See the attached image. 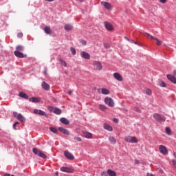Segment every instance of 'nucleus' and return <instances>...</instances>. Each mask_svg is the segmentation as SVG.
I'll return each instance as SVG.
<instances>
[{"instance_id":"f257e3e1","label":"nucleus","mask_w":176,"mask_h":176,"mask_svg":"<svg viewBox=\"0 0 176 176\" xmlns=\"http://www.w3.org/2000/svg\"><path fill=\"white\" fill-rule=\"evenodd\" d=\"M153 118L159 123H162V122H166V117H164V116L163 115L155 113L153 114Z\"/></svg>"},{"instance_id":"f03ea898","label":"nucleus","mask_w":176,"mask_h":176,"mask_svg":"<svg viewBox=\"0 0 176 176\" xmlns=\"http://www.w3.org/2000/svg\"><path fill=\"white\" fill-rule=\"evenodd\" d=\"M32 152L34 153V155H36V156H39V157H42V159H46L47 156H46L45 154H44L41 151L38 150L36 148H32Z\"/></svg>"},{"instance_id":"7ed1b4c3","label":"nucleus","mask_w":176,"mask_h":176,"mask_svg":"<svg viewBox=\"0 0 176 176\" xmlns=\"http://www.w3.org/2000/svg\"><path fill=\"white\" fill-rule=\"evenodd\" d=\"M104 102L111 108H113L115 107V102H113V99L109 97H107L104 98Z\"/></svg>"},{"instance_id":"20e7f679","label":"nucleus","mask_w":176,"mask_h":176,"mask_svg":"<svg viewBox=\"0 0 176 176\" xmlns=\"http://www.w3.org/2000/svg\"><path fill=\"white\" fill-rule=\"evenodd\" d=\"M50 112H53L55 115H61L62 111L60 109L57 107H50Z\"/></svg>"},{"instance_id":"39448f33","label":"nucleus","mask_w":176,"mask_h":176,"mask_svg":"<svg viewBox=\"0 0 176 176\" xmlns=\"http://www.w3.org/2000/svg\"><path fill=\"white\" fill-rule=\"evenodd\" d=\"M125 141L126 142H131V144H137V142H138V139L135 137L128 136L125 138Z\"/></svg>"},{"instance_id":"423d86ee","label":"nucleus","mask_w":176,"mask_h":176,"mask_svg":"<svg viewBox=\"0 0 176 176\" xmlns=\"http://www.w3.org/2000/svg\"><path fill=\"white\" fill-rule=\"evenodd\" d=\"M34 113L35 115H39L40 116H45V118H47V114L46 113V112L43 111V110L35 109L34 110Z\"/></svg>"},{"instance_id":"0eeeda50","label":"nucleus","mask_w":176,"mask_h":176,"mask_svg":"<svg viewBox=\"0 0 176 176\" xmlns=\"http://www.w3.org/2000/svg\"><path fill=\"white\" fill-rule=\"evenodd\" d=\"M93 65L94 67V69L97 71H101V69H102V65H101V63L98 61H94L93 63Z\"/></svg>"},{"instance_id":"6e6552de","label":"nucleus","mask_w":176,"mask_h":176,"mask_svg":"<svg viewBox=\"0 0 176 176\" xmlns=\"http://www.w3.org/2000/svg\"><path fill=\"white\" fill-rule=\"evenodd\" d=\"M14 54L19 58H27V54H24L23 52H20L19 51H14Z\"/></svg>"},{"instance_id":"1a4fd4ad","label":"nucleus","mask_w":176,"mask_h":176,"mask_svg":"<svg viewBox=\"0 0 176 176\" xmlns=\"http://www.w3.org/2000/svg\"><path fill=\"white\" fill-rule=\"evenodd\" d=\"M159 151L162 155H167V153H168V150H167V148L164 145H160L159 146Z\"/></svg>"},{"instance_id":"9d476101","label":"nucleus","mask_w":176,"mask_h":176,"mask_svg":"<svg viewBox=\"0 0 176 176\" xmlns=\"http://www.w3.org/2000/svg\"><path fill=\"white\" fill-rule=\"evenodd\" d=\"M64 155L69 160H74L75 157L69 151H64Z\"/></svg>"},{"instance_id":"9b49d317","label":"nucleus","mask_w":176,"mask_h":176,"mask_svg":"<svg viewBox=\"0 0 176 176\" xmlns=\"http://www.w3.org/2000/svg\"><path fill=\"white\" fill-rule=\"evenodd\" d=\"M104 28L107 31H113V25L111 24V23L108 21H104Z\"/></svg>"},{"instance_id":"f8f14e48","label":"nucleus","mask_w":176,"mask_h":176,"mask_svg":"<svg viewBox=\"0 0 176 176\" xmlns=\"http://www.w3.org/2000/svg\"><path fill=\"white\" fill-rule=\"evenodd\" d=\"M166 78L167 79H168V80H170V82H171L174 85H176V78L175 76H174V75L167 74Z\"/></svg>"},{"instance_id":"ddd939ff","label":"nucleus","mask_w":176,"mask_h":176,"mask_svg":"<svg viewBox=\"0 0 176 176\" xmlns=\"http://www.w3.org/2000/svg\"><path fill=\"white\" fill-rule=\"evenodd\" d=\"M60 171H62L63 173H73L74 168L63 166L60 168Z\"/></svg>"},{"instance_id":"4468645a","label":"nucleus","mask_w":176,"mask_h":176,"mask_svg":"<svg viewBox=\"0 0 176 176\" xmlns=\"http://www.w3.org/2000/svg\"><path fill=\"white\" fill-rule=\"evenodd\" d=\"M80 56L82 58L85 60H90V54L85 51L80 52Z\"/></svg>"},{"instance_id":"2eb2a0df","label":"nucleus","mask_w":176,"mask_h":176,"mask_svg":"<svg viewBox=\"0 0 176 176\" xmlns=\"http://www.w3.org/2000/svg\"><path fill=\"white\" fill-rule=\"evenodd\" d=\"M113 77L116 79V80H118V82H123V77L120 74L116 72L113 74Z\"/></svg>"},{"instance_id":"dca6fc26","label":"nucleus","mask_w":176,"mask_h":176,"mask_svg":"<svg viewBox=\"0 0 176 176\" xmlns=\"http://www.w3.org/2000/svg\"><path fill=\"white\" fill-rule=\"evenodd\" d=\"M41 87H43V89H44V90H47V91H49V90H50V85L45 81L42 82Z\"/></svg>"},{"instance_id":"f3484780","label":"nucleus","mask_w":176,"mask_h":176,"mask_svg":"<svg viewBox=\"0 0 176 176\" xmlns=\"http://www.w3.org/2000/svg\"><path fill=\"white\" fill-rule=\"evenodd\" d=\"M29 101L30 102H34L35 104H38V102H41V98H36V97H32L29 98Z\"/></svg>"},{"instance_id":"a211bd4d","label":"nucleus","mask_w":176,"mask_h":176,"mask_svg":"<svg viewBox=\"0 0 176 176\" xmlns=\"http://www.w3.org/2000/svg\"><path fill=\"white\" fill-rule=\"evenodd\" d=\"M101 5H102L107 10H111L112 8L111 7V4L107 1H102Z\"/></svg>"},{"instance_id":"6ab92c4d","label":"nucleus","mask_w":176,"mask_h":176,"mask_svg":"<svg viewBox=\"0 0 176 176\" xmlns=\"http://www.w3.org/2000/svg\"><path fill=\"white\" fill-rule=\"evenodd\" d=\"M59 120L63 124H65L66 126H68V124H69V120L64 117L60 118Z\"/></svg>"},{"instance_id":"aec40b11","label":"nucleus","mask_w":176,"mask_h":176,"mask_svg":"<svg viewBox=\"0 0 176 176\" xmlns=\"http://www.w3.org/2000/svg\"><path fill=\"white\" fill-rule=\"evenodd\" d=\"M58 130L59 131H60V133H63V134H65V135H69V131H68V129H65L63 127H59Z\"/></svg>"},{"instance_id":"412c9836","label":"nucleus","mask_w":176,"mask_h":176,"mask_svg":"<svg viewBox=\"0 0 176 176\" xmlns=\"http://www.w3.org/2000/svg\"><path fill=\"white\" fill-rule=\"evenodd\" d=\"M19 97H21V98H24L25 100H28V98H30L28 94L24 92H19Z\"/></svg>"},{"instance_id":"4be33fe9","label":"nucleus","mask_w":176,"mask_h":176,"mask_svg":"<svg viewBox=\"0 0 176 176\" xmlns=\"http://www.w3.org/2000/svg\"><path fill=\"white\" fill-rule=\"evenodd\" d=\"M64 29L65 31H72V30H74V26H72L71 24H66L64 26Z\"/></svg>"},{"instance_id":"5701e85b","label":"nucleus","mask_w":176,"mask_h":176,"mask_svg":"<svg viewBox=\"0 0 176 176\" xmlns=\"http://www.w3.org/2000/svg\"><path fill=\"white\" fill-rule=\"evenodd\" d=\"M16 119L18 120H19V122H25V118H24V116H23V115H21V113H19L16 116Z\"/></svg>"},{"instance_id":"b1692460","label":"nucleus","mask_w":176,"mask_h":176,"mask_svg":"<svg viewBox=\"0 0 176 176\" xmlns=\"http://www.w3.org/2000/svg\"><path fill=\"white\" fill-rule=\"evenodd\" d=\"M107 174L109 176H116L117 173L115 170H112V169H108L107 170Z\"/></svg>"},{"instance_id":"393cba45","label":"nucleus","mask_w":176,"mask_h":176,"mask_svg":"<svg viewBox=\"0 0 176 176\" xmlns=\"http://www.w3.org/2000/svg\"><path fill=\"white\" fill-rule=\"evenodd\" d=\"M103 129H104V130H108V131H112V130H113L111 125L108 124H104Z\"/></svg>"},{"instance_id":"a878e982","label":"nucleus","mask_w":176,"mask_h":176,"mask_svg":"<svg viewBox=\"0 0 176 176\" xmlns=\"http://www.w3.org/2000/svg\"><path fill=\"white\" fill-rule=\"evenodd\" d=\"M44 32H45V34H47V35H50V34H52V30L50 29V27L45 26L44 28Z\"/></svg>"},{"instance_id":"bb28decb","label":"nucleus","mask_w":176,"mask_h":176,"mask_svg":"<svg viewBox=\"0 0 176 176\" xmlns=\"http://www.w3.org/2000/svg\"><path fill=\"white\" fill-rule=\"evenodd\" d=\"M82 135L85 138H91L93 137V134L90 132H84Z\"/></svg>"},{"instance_id":"cd10ccee","label":"nucleus","mask_w":176,"mask_h":176,"mask_svg":"<svg viewBox=\"0 0 176 176\" xmlns=\"http://www.w3.org/2000/svg\"><path fill=\"white\" fill-rule=\"evenodd\" d=\"M101 93H102V94H104L105 96H108V94H109V91L108 89L102 88L101 89Z\"/></svg>"},{"instance_id":"c85d7f7f","label":"nucleus","mask_w":176,"mask_h":176,"mask_svg":"<svg viewBox=\"0 0 176 176\" xmlns=\"http://www.w3.org/2000/svg\"><path fill=\"white\" fill-rule=\"evenodd\" d=\"M50 131H52V133H54V134H57L58 133V129L53 126L50 127Z\"/></svg>"},{"instance_id":"c756f323","label":"nucleus","mask_w":176,"mask_h":176,"mask_svg":"<svg viewBox=\"0 0 176 176\" xmlns=\"http://www.w3.org/2000/svg\"><path fill=\"white\" fill-rule=\"evenodd\" d=\"M24 51V47L22 45H17L16 47V51L15 52H23Z\"/></svg>"},{"instance_id":"7c9ffc66","label":"nucleus","mask_w":176,"mask_h":176,"mask_svg":"<svg viewBox=\"0 0 176 176\" xmlns=\"http://www.w3.org/2000/svg\"><path fill=\"white\" fill-rule=\"evenodd\" d=\"M58 61L60 63V65H63V67H67V62H65L64 60L58 58Z\"/></svg>"},{"instance_id":"2f4dec72","label":"nucleus","mask_w":176,"mask_h":176,"mask_svg":"<svg viewBox=\"0 0 176 176\" xmlns=\"http://www.w3.org/2000/svg\"><path fill=\"white\" fill-rule=\"evenodd\" d=\"M109 140L113 145H115V144H116V139H115V138H113V136H110L109 138Z\"/></svg>"},{"instance_id":"473e14b6","label":"nucleus","mask_w":176,"mask_h":176,"mask_svg":"<svg viewBox=\"0 0 176 176\" xmlns=\"http://www.w3.org/2000/svg\"><path fill=\"white\" fill-rule=\"evenodd\" d=\"M165 131L167 135H171V129H170V127L166 126L165 129Z\"/></svg>"},{"instance_id":"72a5a7b5","label":"nucleus","mask_w":176,"mask_h":176,"mask_svg":"<svg viewBox=\"0 0 176 176\" xmlns=\"http://www.w3.org/2000/svg\"><path fill=\"white\" fill-rule=\"evenodd\" d=\"M99 108L100 111H105L107 109V106L104 104H100Z\"/></svg>"},{"instance_id":"f704fd0d","label":"nucleus","mask_w":176,"mask_h":176,"mask_svg":"<svg viewBox=\"0 0 176 176\" xmlns=\"http://www.w3.org/2000/svg\"><path fill=\"white\" fill-rule=\"evenodd\" d=\"M70 50H71L72 54H73V56H75L76 54V50H75V48L72 47L70 48Z\"/></svg>"},{"instance_id":"c9c22d12","label":"nucleus","mask_w":176,"mask_h":176,"mask_svg":"<svg viewBox=\"0 0 176 176\" xmlns=\"http://www.w3.org/2000/svg\"><path fill=\"white\" fill-rule=\"evenodd\" d=\"M160 86L161 87H167V85H166V82H164V81H162L161 82H160Z\"/></svg>"},{"instance_id":"e433bc0d","label":"nucleus","mask_w":176,"mask_h":176,"mask_svg":"<svg viewBox=\"0 0 176 176\" xmlns=\"http://www.w3.org/2000/svg\"><path fill=\"white\" fill-rule=\"evenodd\" d=\"M146 94L151 96V94H152V90H151V89H146Z\"/></svg>"},{"instance_id":"4c0bfd02","label":"nucleus","mask_w":176,"mask_h":176,"mask_svg":"<svg viewBox=\"0 0 176 176\" xmlns=\"http://www.w3.org/2000/svg\"><path fill=\"white\" fill-rule=\"evenodd\" d=\"M104 49H109V47H111V45H109L107 43H104Z\"/></svg>"},{"instance_id":"58836bf2","label":"nucleus","mask_w":176,"mask_h":176,"mask_svg":"<svg viewBox=\"0 0 176 176\" xmlns=\"http://www.w3.org/2000/svg\"><path fill=\"white\" fill-rule=\"evenodd\" d=\"M74 140L77 141L78 142H81L82 138H80L79 137H74Z\"/></svg>"},{"instance_id":"ea45409f","label":"nucleus","mask_w":176,"mask_h":176,"mask_svg":"<svg viewBox=\"0 0 176 176\" xmlns=\"http://www.w3.org/2000/svg\"><path fill=\"white\" fill-rule=\"evenodd\" d=\"M155 41L157 42V45L158 46H160V45H162V41L160 40H159V38H155Z\"/></svg>"},{"instance_id":"a19ab883","label":"nucleus","mask_w":176,"mask_h":176,"mask_svg":"<svg viewBox=\"0 0 176 176\" xmlns=\"http://www.w3.org/2000/svg\"><path fill=\"white\" fill-rule=\"evenodd\" d=\"M80 43H82V45H83V46H86V45L87 44V43L85 40H80Z\"/></svg>"},{"instance_id":"79ce46f5","label":"nucleus","mask_w":176,"mask_h":176,"mask_svg":"<svg viewBox=\"0 0 176 176\" xmlns=\"http://www.w3.org/2000/svg\"><path fill=\"white\" fill-rule=\"evenodd\" d=\"M101 175L102 176H108V173L105 172V171H103V172L101 173Z\"/></svg>"},{"instance_id":"37998d69","label":"nucleus","mask_w":176,"mask_h":176,"mask_svg":"<svg viewBox=\"0 0 176 176\" xmlns=\"http://www.w3.org/2000/svg\"><path fill=\"white\" fill-rule=\"evenodd\" d=\"M43 74L44 75H47V67L44 68Z\"/></svg>"},{"instance_id":"c03bdc74","label":"nucleus","mask_w":176,"mask_h":176,"mask_svg":"<svg viewBox=\"0 0 176 176\" xmlns=\"http://www.w3.org/2000/svg\"><path fill=\"white\" fill-rule=\"evenodd\" d=\"M17 36H18V38H23V33L22 32L18 33Z\"/></svg>"},{"instance_id":"a18cd8bd","label":"nucleus","mask_w":176,"mask_h":176,"mask_svg":"<svg viewBox=\"0 0 176 176\" xmlns=\"http://www.w3.org/2000/svg\"><path fill=\"white\" fill-rule=\"evenodd\" d=\"M113 122H114V123H118L119 122V120L118 118H114L113 119Z\"/></svg>"},{"instance_id":"49530a36","label":"nucleus","mask_w":176,"mask_h":176,"mask_svg":"<svg viewBox=\"0 0 176 176\" xmlns=\"http://www.w3.org/2000/svg\"><path fill=\"white\" fill-rule=\"evenodd\" d=\"M17 115H19V114H17V112H16V111L13 112V116H14V118H17Z\"/></svg>"},{"instance_id":"de8ad7c7","label":"nucleus","mask_w":176,"mask_h":176,"mask_svg":"<svg viewBox=\"0 0 176 176\" xmlns=\"http://www.w3.org/2000/svg\"><path fill=\"white\" fill-rule=\"evenodd\" d=\"M160 1L161 2V3H166V2H167V0H160Z\"/></svg>"},{"instance_id":"09e8293b","label":"nucleus","mask_w":176,"mask_h":176,"mask_svg":"<svg viewBox=\"0 0 176 176\" xmlns=\"http://www.w3.org/2000/svg\"><path fill=\"white\" fill-rule=\"evenodd\" d=\"M135 164H140V161L138 160H135Z\"/></svg>"},{"instance_id":"8fccbe9b","label":"nucleus","mask_w":176,"mask_h":176,"mask_svg":"<svg viewBox=\"0 0 176 176\" xmlns=\"http://www.w3.org/2000/svg\"><path fill=\"white\" fill-rule=\"evenodd\" d=\"M150 37L151 38V39H153L154 41H156V39H157V38H156L152 35Z\"/></svg>"},{"instance_id":"3c124183","label":"nucleus","mask_w":176,"mask_h":176,"mask_svg":"<svg viewBox=\"0 0 176 176\" xmlns=\"http://www.w3.org/2000/svg\"><path fill=\"white\" fill-rule=\"evenodd\" d=\"M173 74L174 76H176V69L173 70Z\"/></svg>"},{"instance_id":"603ef678","label":"nucleus","mask_w":176,"mask_h":176,"mask_svg":"<svg viewBox=\"0 0 176 176\" xmlns=\"http://www.w3.org/2000/svg\"><path fill=\"white\" fill-rule=\"evenodd\" d=\"M71 94H72V90H69V91H68V95H69V96H71Z\"/></svg>"},{"instance_id":"864d4df0","label":"nucleus","mask_w":176,"mask_h":176,"mask_svg":"<svg viewBox=\"0 0 176 176\" xmlns=\"http://www.w3.org/2000/svg\"><path fill=\"white\" fill-rule=\"evenodd\" d=\"M47 1V2H53L54 0H45Z\"/></svg>"},{"instance_id":"5fc2aeb1","label":"nucleus","mask_w":176,"mask_h":176,"mask_svg":"<svg viewBox=\"0 0 176 176\" xmlns=\"http://www.w3.org/2000/svg\"><path fill=\"white\" fill-rule=\"evenodd\" d=\"M77 2H84L85 0H76Z\"/></svg>"},{"instance_id":"6e6d98bb","label":"nucleus","mask_w":176,"mask_h":176,"mask_svg":"<svg viewBox=\"0 0 176 176\" xmlns=\"http://www.w3.org/2000/svg\"><path fill=\"white\" fill-rule=\"evenodd\" d=\"M124 38L126 39V41H128L129 42H130V38H129L126 37V36H125Z\"/></svg>"},{"instance_id":"4d7b16f0","label":"nucleus","mask_w":176,"mask_h":176,"mask_svg":"<svg viewBox=\"0 0 176 176\" xmlns=\"http://www.w3.org/2000/svg\"><path fill=\"white\" fill-rule=\"evenodd\" d=\"M13 128L14 129V130H16V124H13Z\"/></svg>"},{"instance_id":"13d9d810","label":"nucleus","mask_w":176,"mask_h":176,"mask_svg":"<svg viewBox=\"0 0 176 176\" xmlns=\"http://www.w3.org/2000/svg\"><path fill=\"white\" fill-rule=\"evenodd\" d=\"M146 35H147L148 36H151L152 35L149 34V33H146Z\"/></svg>"},{"instance_id":"bf43d9fd","label":"nucleus","mask_w":176,"mask_h":176,"mask_svg":"<svg viewBox=\"0 0 176 176\" xmlns=\"http://www.w3.org/2000/svg\"><path fill=\"white\" fill-rule=\"evenodd\" d=\"M130 42H131V43H134V40H130Z\"/></svg>"},{"instance_id":"052dcab7","label":"nucleus","mask_w":176,"mask_h":176,"mask_svg":"<svg viewBox=\"0 0 176 176\" xmlns=\"http://www.w3.org/2000/svg\"><path fill=\"white\" fill-rule=\"evenodd\" d=\"M5 176H12L10 174H6Z\"/></svg>"},{"instance_id":"680f3d73","label":"nucleus","mask_w":176,"mask_h":176,"mask_svg":"<svg viewBox=\"0 0 176 176\" xmlns=\"http://www.w3.org/2000/svg\"><path fill=\"white\" fill-rule=\"evenodd\" d=\"M176 162L175 160H173V164L175 165Z\"/></svg>"},{"instance_id":"e2e57ef3","label":"nucleus","mask_w":176,"mask_h":176,"mask_svg":"<svg viewBox=\"0 0 176 176\" xmlns=\"http://www.w3.org/2000/svg\"><path fill=\"white\" fill-rule=\"evenodd\" d=\"M135 45H138V43H137V42H135V41H134V43H133Z\"/></svg>"},{"instance_id":"0e129e2a","label":"nucleus","mask_w":176,"mask_h":176,"mask_svg":"<svg viewBox=\"0 0 176 176\" xmlns=\"http://www.w3.org/2000/svg\"><path fill=\"white\" fill-rule=\"evenodd\" d=\"M14 124L16 126V124H19V122H15Z\"/></svg>"},{"instance_id":"69168bd1","label":"nucleus","mask_w":176,"mask_h":176,"mask_svg":"<svg viewBox=\"0 0 176 176\" xmlns=\"http://www.w3.org/2000/svg\"><path fill=\"white\" fill-rule=\"evenodd\" d=\"M174 156L176 158V153H174Z\"/></svg>"},{"instance_id":"338daca9","label":"nucleus","mask_w":176,"mask_h":176,"mask_svg":"<svg viewBox=\"0 0 176 176\" xmlns=\"http://www.w3.org/2000/svg\"><path fill=\"white\" fill-rule=\"evenodd\" d=\"M56 175H58V172H56Z\"/></svg>"},{"instance_id":"774afa93","label":"nucleus","mask_w":176,"mask_h":176,"mask_svg":"<svg viewBox=\"0 0 176 176\" xmlns=\"http://www.w3.org/2000/svg\"><path fill=\"white\" fill-rule=\"evenodd\" d=\"M137 111H138V112H140V109H138Z\"/></svg>"}]
</instances>
